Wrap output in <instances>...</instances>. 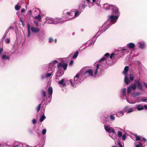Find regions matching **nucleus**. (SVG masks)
<instances>
[{
	"label": "nucleus",
	"instance_id": "38",
	"mask_svg": "<svg viewBox=\"0 0 147 147\" xmlns=\"http://www.w3.org/2000/svg\"><path fill=\"white\" fill-rule=\"evenodd\" d=\"M20 8V6L17 5L15 6V9L16 11L19 10Z\"/></svg>",
	"mask_w": 147,
	"mask_h": 147
},
{
	"label": "nucleus",
	"instance_id": "60",
	"mask_svg": "<svg viewBox=\"0 0 147 147\" xmlns=\"http://www.w3.org/2000/svg\"><path fill=\"white\" fill-rule=\"evenodd\" d=\"M144 109H145V110L147 109V105H144Z\"/></svg>",
	"mask_w": 147,
	"mask_h": 147
},
{
	"label": "nucleus",
	"instance_id": "36",
	"mask_svg": "<svg viewBox=\"0 0 147 147\" xmlns=\"http://www.w3.org/2000/svg\"><path fill=\"white\" fill-rule=\"evenodd\" d=\"M57 76L58 77H60L63 74V73H61V72L59 71H57Z\"/></svg>",
	"mask_w": 147,
	"mask_h": 147
},
{
	"label": "nucleus",
	"instance_id": "58",
	"mask_svg": "<svg viewBox=\"0 0 147 147\" xmlns=\"http://www.w3.org/2000/svg\"><path fill=\"white\" fill-rule=\"evenodd\" d=\"M22 1H19L18 3V5H21L22 3Z\"/></svg>",
	"mask_w": 147,
	"mask_h": 147
},
{
	"label": "nucleus",
	"instance_id": "16",
	"mask_svg": "<svg viewBox=\"0 0 147 147\" xmlns=\"http://www.w3.org/2000/svg\"><path fill=\"white\" fill-rule=\"evenodd\" d=\"M30 30L33 33H36L39 32L40 30V29L39 28L33 26H31Z\"/></svg>",
	"mask_w": 147,
	"mask_h": 147
},
{
	"label": "nucleus",
	"instance_id": "9",
	"mask_svg": "<svg viewBox=\"0 0 147 147\" xmlns=\"http://www.w3.org/2000/svg\"><path fill=\"white\" fill-rule=\"evenodd\" d=\"M136 111V109L135 107L129 108V107L128 106H126L124 107L123 110V112H126L127 113H129Z\"/></svg>",
	"mask_w": 147,
	"mask_h": 147
},
{
	"label": "nucleus",
	"instance_id": "15",
	"mask_svg": "<svg viewBox=\"0 0 147 147\" xmlns=\"http://www.w3.org/2000/svg\"><path fill=\"white\" fill-rule=\"evenodd\" d=\"M121 98L122 99H125L127 97L126 95V89L125 88H123L121 90Z\"/></svg>",
	"mask_w": 147,
	"mask_h": 147
},
{
	"label": "nucleus",
	"instance_id": "51",
	"mask_svg": "<svg viewBox=\"0 0 147 147\" xmlns=\"http://www.w3.org/2000/svg\"><path fill=\"white\" fill-rule=\"evenodd\" d=\"M143 140H144V142L145 143H144V145H145V146H146L147 144V142H146V139H145V138H143Z\"/></svg>",
	"mask_w": 147,
	"mask_h": 147
},
{
	"label": "nucleus",
	"instance_id": "56",
	"mask_svg": "<svg viewBox=\"0 0 147 147\" xmlns=\"http://www.w3.org/2000/svg\"><path fill=\"white\" fill-rule=\"evenodd\" d=\"M3 51V48H1L0 49V55L2 53Z\"/></svg>",
	"mask_w": 147,
	"mask_h": 147
},
{
	"label": "nucleus",
	"instance_id": "28",
	"mask_svg": "<svg viewBox=\"0 0 147 147\" xmlns=\"http://www.w3.org/2000/svg\"><path fill=\"white\" fill-rule=\"evenodd\" d=\"M136 102H146L147 103V98H145L144 97L142 98L141 100H140L138 101H137Z\"/></svg>",
	"mask_w": 147,
	"mask_h": 147
},
{
	"label": "nucleus",
	"instance_id": "18",
	"mask_svg": "<svg viewBox=\"0 0 147 147\" xmlns=\"http://www.w3.org/2000/svg\"><path fill=\"white\" fill-rule=\"evenodd\" d=\"M138 45L140 49H144L146 46V43L144 42H139Z\"/></svg>",
	"mask_w": 147,
	"mask_h": 147
},
{
	"label": "nucleus",
	"instance_id": "49",
	"mask_svg": "<svg viewBox=\"0 0 147 147\" xmlns=\"http://www.w3.org/2000/svg\"><path fill=\"white\" fill-rule=\"evenodd\" d=\"M46 132V129H43L42 130V134L43 135L45 134Z\"/></svg>",
	"mask_w": 147,
	"mask_h": 147
},
{
	"label": "nucleus",
	"instance_id": "59",
	"mask_svg": "<svg viewBox=\"0 0 147 147\" xmlns=\"http://www.w3.org/2000/svg\"><path fill=\"white\" fill-rule=\"evenodd\" d=\"M73 63V60H71V61H70V63H69V65H71Z\"/></svg>",
	"mask_w": 147,
	"mask_h": 147
},
{
	"label": "nucleus",
	"instance_id": "54",
	"mask_svg": "<svg viewBox=\"0 0 147 147\" xmlns=\"http://www.w3.org/2000/svg\"><path fill=\"white\" fill-rule=\"evenodd\" d=\"M30 27L31 26H30V24H28L27 25L28 30H30Z\"/></svg>",
	"mask_w": 147,
	"mask_h": 147
},
{
	"label": "nucleus",
	"instance_id": "11",
	"mask_svg": "<svg viewBox=\"0 0 147 147\" xmlns=\"http://www.w3.org/2000/svg\"><path fill=\"white\" fill-rule=\"evenodd\" d=\"M14 143L13 144V147H30V146L27 145L25 144H23L19 142Z\"/></svg>",
	"mask_w": 147,
	"mask_h": 147
},
{
	"label": "nucleus",
	"instance_id": "31",
	"mask_svg": "<svg viewBox=\"0 0 147 147\" xmlns=\"http://www.w3.org/2000/svg\"><path fill=\"white\" fill-rule=\"evenodd\" d=\"M110 120L111 121H113L115 119V117L113 115H111L110 116Z\"/></svg>",
	"mask_w": 147,
	"mask_h": 147
},
{
	"label": "nucleus",
	"instance_id": "19",
	"mask_svg": "<svg viewBox=\"0 0 147 147\" xmlns=\"http://www.w3.org/2000/svg\"><path fill=\"white\" fill-rule=\"evenodd\" d=\"M120 50H121V55L123 56L126 53H128L129 51L128 50H127L126 49L124 48H122Z\"/></svg>",
	"mask_w": 147,
	"mask_h": 147
},
{
	"label": "nucleus",
	"instance_id": "44",
	"mask_svg": "<svg viewBox=\"0 0 147 147\" xmlns=\"http://www.w3.org/2000/svg\"><path fill=\"white\" fill-rule=\"evenodd\" d=\"M125 99H126V100H127V101L129 103H130V104H134V103L135 102H132V101H130V100H129L128 98H127V97L126 98H125Z\"/></svg>",
	"mask_w": 147,
	"mask_h": 147
},
{
	"label": "nucleus",
	"instance_id": "7",
	"mask_svg": "<svg viewBox=\"0 0 147 147\" xmlns=\"http://www.w3.org/2000/svg\"><path fill=\"white\" fill-rule=\"evenodd\" d=\"M129 69L128 66H125L124 71L123 72V74L125 76L124 82L126 85H128L130 82V80L128 78V74L127 73Z\"/></svg>",
	"mask_w": 147,
	"mask_h": 147
},
{
	"label": "nucleus",
	"instance_id": "41",
	"mask_svg": "<svg viewBox=\"0 0 147 147\" xmlns=\"http://www.w3.org/2000/svg\"><path fill=\"white\" fill-rule=\"evenodd\" d=\"M41 105V104H40L37 107L36 109V110L37 111V112H38L40 110V108Z\"/></svg>",
	"mask_w": 147,
	"mask_h": 147
},
{
	"label": "nucleus",
	"instance_id": "14",
	"mask_svg": "<svg viewBox=\"0 0 147 147\" xmlns=\"http://www.w3.org/2000/svg\"><path fill=\"white\" fill-rule=\"evenodd\" d=\"M48 93L49 95L48 96L47 98H49L50 100L49 101V102H50L52 98V96L53 94V89L51 87H49L48 89Z\"/></svg>",
	"mask_w": 147,
	"mask_h": 147
},
{
	"label": "nucleus",
	"instance_id": "63",
	"mask_svg": "<svg viewBox=\"0 0 147 147\" xmlns=\"http://www.w3.org/2000/svg\"><path fill=\"white\" fill-rule=\"evenodd\" d=\"M45 78V75L44 76V75H42L41 76V79H42V80H43L44 79V78Z\"/></svg>",
	"mask_w": 147,
	"mask_h": 147
},
{
	"label": "nucleus",
	"instance_id": "57",
	"mask_svg": "<svg viewBox=\"0 0 147 147\" xmlns=\"http://www.w3.org/2000/svg\"><path fill=\"white\" fill-rule=\"evenodd\" d=\"M114 55V53H112L111 54V55H110V59H112L113 58V56Z\"/></svg>",
	"mask_w": 147,
	"mask_h": 147
},
{
	"label": "nucleus",
	"instance_id": "37",
	"mask_svg": "<svg viewBox=\"0 0 147 147\" xmlns=\"http://www.w3.org/2000/svg\"><path fill=\"white\" fill-rule=\"evenodd\" d=\"M78 53H79L78 51H77L76 53H75L73 56V58H76L78 56Z\"/></svg>",
	"mask_w": 147,
	"mask_h": 147
},
{
	"label": "nucleus",
	"instance_id": "52",
	"mask_svg": "<svg viewBox=\"0 0 147 147\" xmlns=\"http://www.w3.org/2000/svg\"><path fill=\"white\" fill-rule=\"evenodd\" d=\"M33 22L35 24L36 26L38 27V26L39 24L37 22H36L35 21H34Z\"/></svg>",
	"mask_w": 147,
	"mask_h": 147
},
{
	"label": "nucleus",
	"instance_id": "20",
	"mask_svg": "<svg viewBox=\"0 0 147 147\" xmlns=\"http://www.w3.org/2000/svg\"><path fill=\"white\" fill-rule=\"evenodd\" d=\"M127 46L129 48L133 49L135 48V45L134 43L131 42L127 44Z\"/></svg>",
	"mask_w": 147,
	"mask_h": 147
},
{
	"label": "nucleus",
	"instance_id": "4",
	"mask_svg": "<svg viewBox=\"0 0 147 147\" xmlns=\"http://www.w3.org/2000/svg\"><path fill=\"white\" fill-rule=\"evenodd\" d=\"M70 82L72 87H76L81 82V80L79 78V74H77L74 77L73 80H70Z\"/></svg>",
	"mask_w": 147,
	"mask_h": 147
},
{
	"label": "nucleus",
	"instance_id": "40",
	"mask_svg": "<svg viewBox=\"0 0 147 147\" xmlns=\"http://www.w3.org/2000/svg\"><path fill=\"white\" fill-rule=\"evenodd\" d=\"M62 63H59L57 65V68L60 69L62 67Z\"/></svg>",
	"mask_w": 147,
	"mask_h": 147
},
{
	"label": "nucleus",
	"instance_id": "13",
	"mask_svg": "<svg viewBox=\"0 0 147 147\" xmlns=\"http://www.w3.org/2000/svg\"><path fill=\"white\" fill-rule=\"evenodd\" d=\"M134 83H135L136 85L137 86L138 89L139 90H142V86L140 82L137 80H135Z\"/></svg>",
	"mask_w": 147,
	"mask_h": 147
},
{
	"label": "nucleus",
	"instance_id": "25",
	"mask_svg": "<svg viewBox=\"0 0 147 147\" xmlns=\"http://www.w3.org/2000/svg\"><path fill=\"white\" fill-rule=\"evenodd\" d=\"M123 112L121 111L117 112L116 113L117 117H119L123 116L124 115Z\"/></svg>",
	"mask_w": 147,
	"mask_h": 147
},
{
	"label": "nucleus",
	"instance_id": "32",
	"mask_svg": "<svg viewBox=\"0 0 147 147\" xmlns=\"http://www.w3.org/2000/svg\"><path fill=\"white\" fill-rule=\"evenodd\" d=\"M134 76L133 75V73H131L130 74V80L131 81H132L134 79Z\"/></svg>",
	"mask_w": 147,
	"mask_h": 147
},
{
	"label": "nucleus",
	"instance_id": "2",
	"mask_svg": "<svg viewBox=\"0 0 147 147\" xmlns=\"http://www.w3.org/2000/svg\"><path fill=\"white\" fill-rule=\"evenodd\" d=\"M72 10L69 12L67 10H65L63 11V14L65 22L70 20L72 18H76L80 14L78 11Z\"/></svg>",
	"mask_w": 147,
	"mask_h": 147
},
{
	"label": "nucleus",
	"instance_id": "17",
	"mask_svg": "<svg viewBox=\"0 0 147 147\" xmlns=\"http://www.w3.org/2000/svg\"><path fill=\"white\" fill-rule=\"evenodd\" d=\"M99 34H98V35L96 36V35L95 36L93 37L92 40L90 41V42L89 43L88 46H91L94 45L96 39V38L99 36Z\"/></svg>",
	"mask_w": 147,
	"mask_h": 147
},
{
	"label": "nucleus",
	"instance_id": "64",
	"mask_svg": "<svg viewBox=\"0 0 147 147\" xmlns=\"http://www.w3.org/2000/svg\"><path fill=\"white\" fill-rule=\"evenodd\" d=\"M25 9H21V12L22 13L24 12H25Z\"/></svg>",
	"mask_w": 147,
	"mask_h": 147
},
{
	"label": "nucleus",
	"instance_id": "55",
	"mask_svg": "<svg viewBox=\"0 0 147 147\" xmlns=\"http://www.w3.org/2000/svg\"><path fill=\"white\" fill-rule=\"evenodd\" d=\"M36 121L35 119H33L32 122L33 124L36 123Z\"/></svg>",
	"mask_w": 147,
	"mask_h": 147
},
{
	"label": "nucleus",
	"instance_id": "53",
	"mask_svg": "<svg viewBox=\"0 0 147 147\" xmlns=\"http://www.w3.org/2000/svg\"><path fill=\"white\" fill-rule=\"evenodd\" d=\"M40 132V131L39 130V128L37 129V131H36V132L38 135L39 134Z\"/></svg>",
	"mask_w": 147,
	"mask_h": 147
},
{
	"label": "nucleus",
	"instance_id": "50",
	"mask_svg": "<svg viewBox=\"0 0 147 147\" xmlns=\"http://www.w3.org/2000/svg\"><path fill=\"white\" fill-rule=\"evenodd\" d=\"M30 30H28V35L27 36L28 37H29L30 35Z\"/></svg>",
	"mask_w": 147,
	"mask_h": 147
},
{
	"label": "nucleus",
	"instance_id": "3",
	"mask_svg": "<svg viewBox=\"0 0 147 147\" xmlns=\"http://www.w3.org/2000/svg\"><path fill=\"white\" fill-rule=\"evenodd\" d=\"M105 58L104 57H102L98 61V63L96 65V66L95 69L94 70V78H95L98 72V70L99 68H100V66L101 68L104 67L105 66V64L104 61L105 59Z\"/></svg>",
	"mask_w": 147,
	"mask_h": 147
},
{
	"label": "nucleus",
	"instance_id": "29",
	"mask_svg": "<svg viewBox=\"0 0 147 147\" xmlns=\"http://www.w3.org/2000/svg\"><path fill=\"white\" fill-rule=\"evenodd\" d=\"M46 117L44 115H42L40 117L39 120L40 122H42L43 120L46 119Z\"/></svg>",
	"mask_w": 147,
	"mask_h": 147
},
{
	"label": "nucleus",
	"instance_id": "22",
	"mask_svg": "<svg viewBox=\"0 0 147 147\" xmlns=\"http://www.w3.org/2000/svg\"><path fill=\"white\" fill-rule=\"evenodd\" d=\"M93 71L92 69H89L88 70H87V73H88V74L89 76H91L92 77L94 76L93 74Z\"/></svg>",
	"mask_w": 147,
	"mask_h": 147
},
{
	"label": "nucleus",
	"instance_id": "12",
	"mask_svg": "<svg viewBox=\"0 0 147 147\" xmlns=\"http://www.w3.org/2000/svg\"><path fill=\"white\" fill-rule=\"evenodd\" d=\"M1 58L3 61H9L10 59V56L7 55L6 53H3L1 56Z\"/></svg>",
	"mask_w": 147,
	"mask_h": 147
},
{
	"label": "nucleus",
	"instance_id": "21",
	"mask_svg": "<svg viewBox=\"0 0 147 147\" xmlns=\"http://www.w3.org/2000/svg\"><path fill=\"white\" fill-rule=\"evenodd\" d=\"M64 79H62L61 80L59 81L58 82V84L60 85V86H66V85L65 83L64 82Z\"/></svg>",
	"mask_w": 147,
	"mask_h": 147
},
{
	"label": "nucleus",
	"instance_id": "6",
	"mask_svg": "<svg viewBox=\"0 0 147 147\" xmlns=\"http://www.w3.org/2000/svg\"><path fill=\"white\" fill-rule=\"evenodd\" d=\"M46 21L48 23L55 24L58 23L61 24L65 22L64 17L62 18H58L55 19L51 18H47Z\"/></svg>",
	"mask_w": 147,
	"mask_h": 147
},
{
	"label": "nucleus",
	"instance_id": "34",
	"mask_svg": "<svg viewBox=\"0 0 147 147\" xmlns=\"http://www.w3.org/2000/svg\"><path fill=\"white\" fill-rule=\"evenodd\" d=\"M67 64L66 63H64L62 64V67H63L64 70H66L67 67Z\"/></svg>",
	"mask_w": 147,
	"mask_h": 147
},
{
	"label": "nucleus",
	"instance_id": "23",
	"mask_svg": "<svg viewBox=\"0 0 147 147\" xmlns=\"http://www.w3.org/2000/svg\"><path fill=\"white\" fill-rule=\"evenodd\" d=\"M136 108H137L138 111H141L144 109L143 106L141 104L136 105Z\"/></svg>",
	"mask_w": 147,
	"mask_h": 147
},
{
	"label": "nucleus",
	"instance_id": "46",
	"mask_svg": "<svg viewBox=\"0 0 147 147\" xmlns=\"http://www.w3.org/2000/svg\"><path fill=\"white\" fill-rule=\"evenodd\" d=\"M86 6V5H85L84 3L83 4H82L81 6H80V7H81V8H82L83 10L85 8Z\"/></svg>",
	"mask_w": 147,
	"mask_h": 147
},
{
	"label": "nucleus",
	"instance_id": "27",
	"mask_svg": "<svg viewBox=\"0 0 147 147\" xmlns=\"http://www.w3.org/2000/svg\"><path fill=\"white\" fill-rule=\"evenodd\" d=\"M49 42L50 43H55L56 42V40H53L52 38H50L49 39Z\"/></svg>",
	"mask_w": 147,
	"mask_h": 147
},
{
	"label": "nucleus",
	"instance_id": "47",
	"mask_svg": "<svg viewBox=\"0 0 147 147\" xmlns=\"http://www.w3.org/2000/svg\"><path fill=\"white\" fill-rule=\"evenodd\" d=\"M133 94L134 96H137L140 95V93L138 92H135Z\"/></svg>",
	"mask_w": 147,
	"mask_h": 147
},
{
	"label": "nucleus",
	"instance_id": "10",
	"mask_svg": "<svg viewBox=\"0 0 147 147\" xmlns=\"http://www.w3.org/2000/svg\"><path fill=\"white\" fill-rule=\"evenodd\" d=\"M137 86L136 85L135 83L132 84H131L127 88V93H130L132 90L135 91L136 89Z\"/></svg>",
	"mask_w": 147,
	"mask_h": 147
},
{
	"label": "nucleus",
	"instance_id": "35",
	"mask_svg": "<svg viewBox=\"0 0 147 147\" xmlns=\"http://www.w3.org/2000/svg\"><path fill=\"white\" fill-rule=\"evenodd\" d=\"M135 136L136 138V140L139 141L141 140V137L140 136L137 135L136 134Z\"/></svg>",
	"mask_w": 147,
	"mask_h": 147
},
{
	"label": "nucleus",
	"instance_id": "5",
	"mask_svg": "<svg viewBox=\"0 0 147 147\" xmlns=\"http://www.w3.org/2000/svg\"><path fill=\"white\" fill-rule=\"evenodd\" d=\"M104 129L107 132L109 133H112V134H109V135L113 139H115L116 138V136H113V135H116V134L115 131L114 129L109 125H105Z\"/></svg>",
	"mask_w": 147,
	"mask_h": 147
},
{
	"label": "nucleus",
	"instance_id": "24",
	"mask_svg": "<svg viewBox=\"0 0 147 147\" xmlns=\"http://www.w3.org/2000/svg\"><path fill=\"white\" fill-rule=\"evenodd\" d=\"M34 19L37 20L39 22H41V16L39 14L37 16L34 17Z\"/></svg>",
	"mask_w": 147,
	"mask_h": 147
},
{
	"label": "nucleus",
	"instance_id": "8",
	"mask_svg": "<svg viewBox=\"0 0 147 147\" xmlns=\"http://www.w3.org/2000/svg\"><path fill=\"white\" fill-rule=\"evenodd\" d=\"M57 63V61L56 60L53 61L50 63L49 65L47 72H48L49 71L50 72H51V71H52L53 73V69L55 67V64Z\"/></svg>",
	"mask_w": 147,
	"mask_h": 147
},
{
	"label": "nucleus",
	"instance_id": "48",
	"mask_svg": "<svg viewBox=\"0 0 147 147\" xmlns=\"http://www.w3.org/2000/svg\"><path fill=\"white\" fill-rule=\"evenodd\" d=\"M5 42L6 43H7V44L9 43L10 42V39L8 38H7L5 39Z\"/></svg>",
	"mask_w": 147,
	"mask_h": 147
},
{
	"label": "nucleus",
	"instance_id": "62",
	"mask_svg": "<svg viewBox=\"0 0 147 147\" xmlns=\"http://www.w3.org/2000/svg\"><path fill=\"white\" fill-rule=\"evenodd\" d=\"M118 145L120 147H122V145L121 142H119L118 143Z\"/></svg>",
	"mask_w": 147,
	"mask_h": 147
},
{
	"label": "nucleus",
	"instance_id": "61",
	"mask_svg": "<svg viewBox=\"0 0 147 147\" xmlns=\"http://www.w3.org/2000/svg\"><path fill=\"white\" fill-rule=\"evenodd\" d=\"M6 36V35L5 34L4 35L3 37L1 39L2 40H4Z\"/></svg>",
	"mask_w": 147,
	"mask_h": 147
},
{
	"label": "nucleus",
	"instance_id": "39",
	"mask_svg": "<svg viewBox=\"0 0 147 147\" xmlns=\"http://www.w3.org/2000/svg\"><path fill=\"white\" fill-rule=\"evenodd\" d=\"M109 56V54L108 53H107L106 54H105L104 55V56L105 57L106 59ZM105 61H104L105 63L107 62V61L105 60Z\"/></svg>",
	"mask_w": 147,
	"mask_h": 147
},
{
	"label": "nucleus",
	"instance_id": "1",
	"mask_svg": "<svg viewBox=\"0 0 147 147\" xmlns=\"http://www.w3.org/2000/svg\"><path fill=\"white\" fill-rule=\"evenodd\" d=\"M104 5L105 7H105L104 8L105 10H108L110 9H111V11H112V13L113 15L109 16L108 19V20L107 22H105L103 25L102 27H104L103 29L98 32L97 34L99 33H102L105 31L108 27L114 23H112L111 22L117 20L118 19L119 15L118 8L117 7L107 4H105Z\"/></svg>",
	"mask_w": 147,
	"mask_h": 147
},
{
	"label": "nucleus",
	"instance_id": "42",
	"mask_svg": "<svg viewBox=\"0 0 147 147\" xmlns=\"http://www.w3.org/2000/svg\"><path fill=\"white\" fill-rule=\"evenodd\" d=\"M87 73V71H85L84 74H83V75L84 76V77L86 78L88 76H89L88 74V73Z\"/></svg>",
	"mask_w": 147,
	"mask_h": 147
},
{
	"label": "nucleus",
	"instance_id": "30",
	"mask_svg": "<svg viewBox=\"0 0 147 147\" xmlns=\"http://www.w3.org/2000/svg\"><path fill=\"white\" fill-rule=\"evenodd\" d=\"M41 94L42 96L43 97H45L46 96V93L45 91L44 90H42L41 91Z\"/></svg>",
	"mask_w": 147,
	"mask_h": 147
},
{
	"label": "nucleus",
	"instance_id": "43",
	"mask_svg": "<svg viewBox=\"0 0 147 147\" xmlns=\"http://www.w3.org/2000/svg\"><path fill=\"white\" fill-rule=\"evenodd\" d=\"M126 138V135L125 134H124L122 136V139L123 140H124Z\"/></svg>",
	"mask_w": 147,
	"mask_h": 147
},
{
	"label": "nucleus",
	"instance_id": "26",
	"mask_svg": "<svg viewBox=\"0 0 147 147\" xmlns=\"http://www.w3.org/2000/svg\"><path fill=\"white\" fill-rule=\"evenodd\" d=\"M53 73V71H52L51 72H50L49 73L47 72L45 74V77L47 78L49 77H50L51 75Z\"/></svg>",
	"mask_w": 147,
	"mask_h": 147
},
{
	"label": "nucleus",
	"instance_id": "45",
	"mask_svg": "<svg viewBox=\"0 0 147 147\" xmlns=\"http://www.w3.org/2000/svg\"><path fill=\"white\" fill-rule=\"evenodd\" d=\"M139 144H137L136 146L135 147H141V146H142V144L140 143V142H139Z\"/></svg>",
	"mask_w": 147,
	"mask_h": 147
},
{
	"label": "nucleus",
	"instance_id": "33",
	"mask_svg": "<svg viewBox=\"0 0 147 147\" xmlns=\"http://www.w3.org/2000/svg\"><path fill=\"white\" fill-rule=\"evenodd\" d=\"M117 135L119 138L121 137L122 135V132L120 131H118L117 133Z\"/></svg>",
	"mask_w": 147,
	"mask_h": 147
}]
</instances>
